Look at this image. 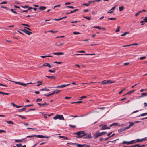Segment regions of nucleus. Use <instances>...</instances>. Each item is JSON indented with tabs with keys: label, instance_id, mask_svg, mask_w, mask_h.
<instances>
[{
	"label": "nucleus",
	"instance_id": "dca6fc26",
	"mask_svg": "<svg viewBox=\"0 0 147 147\" xmlns=\"http://www.w3.org/2000/svg\"><path fill=\"white\" fill-rule=\"evenodd\" d=\"M147 115V112L142 113L140 114V115L137 116V117H139L140 116H143Z\"/></svg>",
	"mask_w": 147,
	"mask_h": 147
},
{
	"label": "nucleus",
	"instance_id": "680f3d73",
	"mask_svg": "<svg viewBox=\"0 0 147 147\" xmlns=\"http://www.w3.org/2000/svg\"><path fill=\"white\" fill-rule=\"evenodd\" d=\"M49 63L47 62H46L45 63H44L43 65V66H47V65L49 64Z\"/></svg>",
	"mask_w": 147,
	"mask_h": 147
},
{
	"label": "nucleus",
	"instance_id": "423d86ee",
	"mask_svg": "<svg viewBox=\"0 0 147 147\" xmlns=\"http://www.w3.org/2000/svg\"><path fill=\"white\" fill-rule=\"evenodd\" d=\"M38 138H50V136H44L43 135H38Z\"/></svg>",
	"mask_w": 147,
	"mask_h": 147
},
{
	"label": "nucleus",
	"instance_id": "09e8293b",
	"mask_svg": "<svg viewBox=\"0 0 147 147\" xmlns=\"http://www.w3.org/2000/svg\"><path fill=\"white\" fill-rule=\"evenodd\" d=\"M66 7L69 8H71V9H74V6H66Z\"/></svg>",
	"mask_w": 147,
	"mask_h": 147
},
{
	"label": "nucleus",
	"instance_id": "2f4dec72",
	"mask_svg": "<svg viewBox=\"0 0 147 147\" xmlns=\"http://www.w3.org/2000/svg\"><path fill=\"white\" fill-rule=\"evenodd\" d=\"M17 115L18 116L21 117L23 119H26V117H25L24 116H22V115Z\"/></svg>",
	"mask_w": 147,
	"mask_h": 147
},
{
	"label": "nucleus",
	"instance_id": "f3484780",
	"mask_svg": "<svg viewBox=\"0 0 147 147\" xmlns=\"http://www.w3.org/2000/svg\"><path fill=\"white\" fill-rule=\"evenodd\" d=\"M53 20H50V19H49V20H45V22H46V21H49V22H47V24H50L51 23H52V21Z\"/></svg>",
	"mask_w": 147,
	"mask_h": 147
},
{
	"label": "nucleus",
	"instance_id": "bb28decb",
	"mask_svg": "<svg viewBox=\"0 0 147 147\" xmlns=\"http://www.w3.org/2000/svg\"><path fill=\"white\" fill-rule=\"evenodd\" d=\"M124 7L123 6H121L119 7V11H121L124 9Z\"/></svg>",
	"mask_w": 147,
	"mask_h": 147
},
{
	"label": "nucleus",
	"instance_id": "f03ea898",
	"mask_svg": "<svg viewBox=\"0 0 147 147\" xmlns=\"http://www.w3.org/2000/svg\"><path fill=\"white\" fill-rule=\"evenodd\" d=\"M54 119L56 120L58 119L60 120H64V117L63 115L57 114L53 118Z\"/></svg>",
	"mask_w": 147,
	"mask_h": 147
},
{
	"label": "nucleus",
	"instance_id": "a19ab883",
	"mask_svg": "<svg viewBox=\"0 0 147 147\" xmlns=\"http://www.w3.org/2000/svg\"><path fill=\"white\" fill-rule=\"evenodd\" d=\"M1 8H3L7 10H8L9 9L7 7H5V6H1Z\"/></svg>",
	"mask_w": 147,
	"mask_h": 147
},
{
	"label": "nucleus",
	"instance_id": "72a5a7b5",
	"mask_svg": "<svg viewBox=\"0 0 147 147\" xmlns=\"http://www.w3.org/2000/svg\"><path fill=\"white\" fill-rule=\"evenodd\" d=\"M82 102V101H78L76 102H71V104H74V103H81Z\"/></svg>",
	"mask_w": 147,
	"mask_h": 147
},
{
	"label": "nucleus",
	"instance_id": "864d4df0",
	"mask_svg": "<svg viewBox=\"0 0 147 147\" xmlns=\"http://www.w3.org/2000/svg\"><path fill=\"white\" fill-rule=\"evenodd\" d=\"M87 98V96H83L81 97H80V100H82V99H84V98Z\"/></svg>",
	"mask_w": 147,
	"mask_h": 147
},
{
	"label": "nucleus",
	"instance_id": "e2e57ef3",
	"mask_svg": "<svg viewBox=\"0 0 147 147\" xmlns=\"http://www.w3.org/2000/svg\"><path fill=\"white\" fill-rule=\"evenodd\" d=\"M42 99L40 98H37L36 99V102H40V101L42 100Z\"/></svg>",
	"mask_w": 147,
	"mask_h": 147
},
{
	"label": "nucleus",
	"instance_id": "39448f33",
	"mask_svg": "<svg viewBox=\"0 0 147 147\" xmlns=\"http://www.w3.org/2000/svg\"><path fill=\"white\" fill-rule=\"evenodd\" d=\"M100 136L99 132L98 131H96L95 134H94L93 136L94 138L96 139Z\"/></svg>",
	"mask_w": 147,
	"mask_h": 147
},
{
	"label": "nucleus",
	"instance_id": "0eeeda50",
	"mask_svg": "<svg viewBox=\"0 0 147 147\" xmlns=\"http://www.w3.org/2000/svg\"><path fill=\"white\" fill-rule=\"evenodd\" d=\"M38 135H32L30 136H26V137L24 138L23 140H26L27 139L26 138H32L33 137H36L38 138Z\"/></svg>",
	"mask_w": 147,
	"mask_h": 147
},
{
	"label": "nucleus",
	"instance_id": "20e7f679",
	"mask_svg": "<svg viewBox=\"0 0 147 147\" xmlns=\"http://www.w3.org/2000/svg\"><path fill=\"white\" fill-rule=\"evenodd\" d=\"M70 84H63L60 86H58L56 87H53V88H61L70 85Z\"/></svg>",
	"mask_w": 147,
	"mask_h": 147
},
{
	"label": "nucleus",
	"instance_id": "1a4fd4ad",
	"mask_svg": "<svg viewBox=\"0 0 147 147\" xmlns=\"http://www.w3.org/2000/svg\"><path fill=\"white\" fill-rule=\"evenodd\" d=\"M72 144L76 145L78 147H82L84 146L85 145V144H79L77 143H72Z\"/></svg>",
	"mask_w": 147,
	"mask_h": 147
},
{
	"label": "nucleus",
	"instance_id": "aec40b11",
	"mask_svg": "<svg viewBox=\"0 0 147 147\" xmlns=\"http://www.w3.org/2000/svg\"><path fill=\"white\" fill-rule=\"evenodd\" d=\"M40 91H49L50 90L47 88H42L40 89Z\"/></svg>",
	"mask_w": 147,
	"mask_h": 147
},
{
	"label": "nucleus",
	"instance_id": "a18cd8bd",
	"mask_svg": "<svg viewBox=\"0 0 147 147\" xmlns=\"http://www.w3.org/2000/svg\"><path fill=\"white\" fill-rule=\"evenodd\" d=\"M99 133L100 134V136H101L102 135H103L105 134H106L107 132L106 131H104V132H101V133Z\"/></svg>",
	"mask_w": 147,
	"mask_h": 147
},
{
	"label": "nucleus",
	"instance_id": "5701e85b",
	"mask_svg": "<svg viewBox=\"0 0 147 147\" xmlns=\"http://www.w3.org/2000/svg\"><path fill=\"white\" fill-rule=\"evenodd\" d=\"M135 143H136V140H133L130 141V144H132Z\"/></svg>",
	"mask_w": 147,
	"mask_h": 147
},
{
	"label": "nucleus",
	"instance_id": "3c124183",
	"mask_svg": "<svg viewBox=\"0 0 147 147\" xmlns=\"http://www.w3.org/2000/svg\"><path fill=\"white\" fill-rule=\"evenodd\" d=\"M62 63V62H60V61H55V62H53V63H57V64H61Z\"/></svg>",
	"mask_w": 147,
	"mask_h": 147
},
{
	"label": "nucleus",
	"instance_id": "8fccbe9b",
	"mask_svg": "<svg viewBox=\"0 0 147 147\" xmlns=\"http://www.w3.org/2000/svg\"><path fill=\"white\" fill-rule=\"evenodd\" d=\"M80 34V33L79 32L76 31H75L73 32V34L75 35H77L78 34Z\"/></svg>",
	"mask_w": 147,
	"mask_h": 147
},
{
	"label": "nucleus",
	"instance_id": "a878e982",
	"mask_svg": "<svg viewBox=\"0 0 147 147\" xmlns=\"http://www.w3.org/2000/svg\"><path fill=\"white\" fill-rule=\"evenodd\" d=\"M141 95L143 97L146 96H147V93H142L141 94Z\"/></svg>",
	"mask_w": 147,
	"mask_h": 147
},
{
	"label": "nucleus",
	"instance_id": "6e6d98bb",
	"mask_svg": "<svg viewBox=\"0 0 147 147\" xmlns=\"http://www.w3.org/2000/svg\"><path fill=\"white\" fill-rule=\"evenodd\" d=\"M26 109V108H25V107H24L21 109H19V112H20L21 111H23L24 110Z\"/></svg>",
	"mask_w": 147,
	"mask_h": 147
},
{
	"label": "nucleus",
	"instance_id": "ea45409f",
	"mask_svg": "<svg viewBox=\"0 0 147 147\" xmlns=\"http://www.w3.org/2000/svg\"><path fill=\"white\" fill-rule=\"evenodd\" d=\"M20 6L21 7L24 8H28L29 7V5H25L24 6L21 5Z\"/></svg>",
	"mask_w": 147,
	"mask_h": 147
},
{
	"label": "nucleus",
	"instance_id": "9b49d317",
	"mask_svg": "<svg viewBox=\"0 0 147 147\" xmlns=\"http://www.w3.org/2000/svg\"><path fill=\"white\" fill-rule=\"evenodd\" d=\"M46 77L48 78V79H49L50 78H52L54 80H55L56 79V77L53 76H46Z\"/></svg>",
	"mask_w": 147,
	"mask_h": 147
},
{
	"label": "nucleus",
	"instance_id": "c85d7f7f",
	"mask_svg": "<svg viewBox=\"0 0 147 147\" xmlns=\"http://www.w3.org/2000/svg\"><path fill=\"white\" fill-rule=\"evenodd\" d=\"M52 56L51 55H45V56H41L40 57L42 58H44L46 57H51Z\"/></svg>",
	"mask_w": 147,
	"mask_h": 147
},
{
	"label": "nucleus",
	"instance_id": "cd10ccee",
	"mask_svg": "<svg viewBox=\"0 0 147 147\" xmlns=\"http://www.w3.org/2000/svg\"><path fill=\"white\" fill-rule=\"evenodd\" d=\"M101 83H102L104 85L108 84L107 80H105L104 81H102L101 82Z\"/></svg>",
	"mask_w": 147,
	"mask_h": 147
},
{
	"label": "nucleus",
	"instance_id": "7ed1b4c3",
	"mask_svg": "<svg viewBox=\"0 0 147 147\" xmlns=\"http://www.w3.org/2000/svg\"><path fill=\"white\" fill-rule=\"evenodd\" d=\"M20 30L24 32L26 34L29 35H30L31 34H32V32L28 31L26 29V28L23 29H20Z\"/></svg>",
	"mask_w": 147,
	"mask_h": 147
},
{
	"label": "nucleus",
	"instance_id": "4be33fe9",
	"mask_svg": "<svg viewBox=\"0 0 147 147\" xmlns=\"http://www.w3.org/2000/svg\"><path fill=\"white\" fill-rule=\"evenodd\" d=\"M129 33V32H124L123 34H122L121 35V36H125L126 34H128Z\"/></svg>",
	"mask_w": 147,
	"mask_h": 147
},
{
	"label": "nucleus",
	"instance_id": "393cba45",
	"mask_svg": "<svg viewBox=\"0 0 147 147\" xmlns=\"http://www.w3.org/2000/svg\"><path fill=\"white\" fill-rule=\"evenodd\" d=\"M124 131V129L123 128H121L119 129L118 130V132L119 133H121Z\"/></svg>",
	"mask_w": 147,
	"mask_h": 147
},
{
	"label": "nucleus",
	"instance_id": "6ab92c4d",
	"mask_svg": "<svg viewBox=\"0 0 147 147\" xmlns=\"http://www.w3.org/2000/svg\"><path fill=\"white\" fill-rule=\"evenodd\" d=\"M56 69L53 68V69H50L48 71L50 73H54L55 72Z\"/></svg>",
	"mask_w": 147,
	"mask_h": 147
},
{
	"label": "nucleus",
	"instance_id": "b1692460",
	"mask_svg": "<svg viewBox=\"0 0 147 147\" xmlns=\"http://www.w3.org/2000/svg\"><path fill=\"white\" fill-rule=\"evenodd\" d=\"M107 125H103V126L101 128V130H103L106 129Z\"/></svg>",
	"mask_w": 147,
	"mask_h": 147
},
{
	"label": "nucleus",
	"instance_id": "58836bf2",
	"mask_svg": "<svg viewBox=\"0 0 147 147\" xmlns=\"http://www.w3.org/2000/svg\"><path fill=\"white\" fill-rule=\"evenodd\" d=\"M7 123L8 124H14V123L11 121H7Z\"/></svg>",
	"mask_w": 147,
	"mask_h": 147
},
{
	"label": "nucleus",
	"instance_id": "ddd939ff",
	"mask_svg": "<svg viewBox=\"0 0 147 147\" xmlns=\"http://www.w3.org/2000/svg\"><path fill=\"white\" fill-rule=\"evenodd\" d=\"M37 104L40 106H43V105H49V103H46V102H44V103L43 104H41V103H38Z\"/></svg>",
	"mask_w": 147,
	"mask_h": 147
},
{
	"label": "nucleus",
	"instance_id": "774afa93",
	"mask_svg": "<svg viewBox=\"0 0 147 147\" xmlns=\"http://www.w3.org/2000/svg\"><path fill=\"white\" fill-rule=\"evenodd\" d=\"M118 123H113L112 124V125H113V126L116 125H118Z\"/></svg>",
	"mask_w": 147,
	"mask_h": 147
},
{
	"label": "nucleus",
	"instance_id": "f704fd0d",
	"mask_svg": "<svg viewBox=\"0 0 147 147\" xmlns=\"http://www.w3.org/2000/svg\"><path fill=\"white\" fill-rule=\"evenodd\" d=\"M137 147H143L145 146L146 145L143 144L142 145H140V144H137Z\"/></svg>",
	"mask_w": 147,
	"mask_h": 147
},
{
	"label": "nucleus",
	"instance_id": "4c0bfd02",
	"mask_svg": "<svg viewBox=\"0 0 147 147\" xmlns=\"http://www.w3.org/2000/svg\"><path fill=\"white\" fill-rule=\"evenodd\" d=\"M136 142H142L141 139L138 138V139H136Z\"/></svg>",
	"mask_w": 147,
	"mask_h": 147
},
{
	"label": "nucleus",
	"instance_id": "c03bdc74",
	"mask_svg": "<svg viewBox=\"0 0 147 147\" xmlns=\"http://www.w3.org/2000/svg\"><path fill=\"white\" fill-rule=\"evenodd\" d=\"M143 20L144 21V22H147V16L145 17Z\"/></svg>",
	"mask_w": 147,
	"mask_h": 147
},
{
	"label": "nucleus",
	"instance_id": "338daca9",
	"mask_svg": "<svg viewBox=\"0 0 147 147\" xmlns=\"http://www.w3.org/2000/svg\"><path fill=\"white\" fill-rule=\"evenodd\" d=\"M120 28V26L118 27L117 28V29L116 30V32H118L119 31Z\"/></svg>",
	"mask_w": 147,
	"mask_h": 147
},
{
	"label": "nucleus",
	"instance_id": "412c9836",
	"mask_svg": "<svg viewBox=\"0 0 147 147\" xmlns=\"http://www.w3.org/2000/svg\"><path fill=\"white\" fill-rule=\"evenodd\" d=\"M58 32V31H53V30H50L47 31V32H51L53 34H55Z\"/></svg>",
	"mask_w": 147,
	"mask_h": 147
},
{
	"label": "nucleus",
	"instance_id": "f257e3e1",
	"mask_svg": "<svg viewBox=\"0 0 147 147\" xmlns=\"http://www.w3.org/2000/svg\"><path fill=\"white\" fill-rule=\"evenodd\" d=\"M74 134L77 135L75 137L80 138L83 137H84V139H91L92 138L90 133H85L84 131H77L74 133Z\"/></svg>",
	"mask_w": 147,
	"mask_h": 147
},
{
	"label": "nucleus",
	"instance_id": "e433bc0d",
	"mask_svg": "<svg viewBox=\"0 0 147 147\" xmlns=\"http://www.w3.org/2000/svg\"><path fill=\"white\" fill-rule=\"evenodd\" d=\"M107 82L108 84H111L115 82L114 81H111L110 80H107Z\"/></svg>",
	"mask_w": 147,
	"mask_h": 147
},
{
	"label": "nucleus",
	"instance_id": "2eb2a0df",
	"mask_svg": "<svg viewBox=\"0 0 147 147\" xmlns=\"http://www.w3.org/2000/svg\"><path fill=\"white\" fill-rule=\"evenodd\" d=\"M36 110V108H32V109H30L26 111H25V112L27 113L28 112L30 111H34Z\"/></svg>",
	"mask_w": 147,
	"mask_h": 147
},
{
	"label": "nucleus",
	"instance_id": "9d476101",
	"mask_svg": "<svg viewBox=\"0 0 147 147\" xmlns=\"http://www.w3.org/2000/svg\"><path fill=\"white\" fill-rule=\"evenodd\" d=\"M125 144H126L127 145H130V141H123V142L122 143L120 144V145H121Z\"/></svg>",
	"mask_w": 147,
	"mask_h": 147
},
{
	"label": "nucleus",
	"instance_id": "69168bd1",
	"mask_svg": "<svg viewBox=\"0 0 147 147\" xmlns=\"http://www.w3.org/2000/svg\"><path fill=\"white\" fill-rule=\"evenodd\" d=\"M135 90H132L130 91H129V92H128V93H129V94L132 93Z\"/></svg>",
	"mask_w": 147,
	"mask_h": 147
},
{
	"label": "nucleus",
	"instance_id": "bf43d9fd",
	"mask_svg": "<svg viewBox=\"0 0 147 147\" xmlns=\"http://www.w3.org/2000/svg\"><path fill=\"white\" fill-rule=\"evenodd\" d=\"M33 104H30V105H26L24 106V107H30V106H33Z\"/></svg>",
	"mask_w": 147,
	"mask_h": 147
},
{
	"label": "nucleus",
	"instance_id": "473e14b6",
	"mask_svg": "<svg viewBox=\"0 0 147 147\" xmlns=\"http://www.w3.org/2000/svg\"><path fill=\"white\" fill-rule=\"evenodd\" d=\"M128 123L129 124V125L131 127L133 126L134 125V123L132 122H129Z\"/></svg>",
	"mask_w": 147,
	"mask_h": 147
},
{
	"label": "nucleus",
	"instance_id": "4d7b16f0",
	"mask_svg": "<svg viewBox=\"0 0 147 147\" xmlns=\"http://www.w3.org/2000/svg\"><path fill=\"white\" fill-rule=\"evenodd\" d=\"M141 13V11H138L137 13L135 14V16H137L138 15H139V14Z\"/></svg>",
	"mask_w": 147,
	"mask_h": 147
},
{
	"label": "nucleus",
	"instance_id": "4468645a",
	"mask_svg": "<svg viewBox=\"0 0 147 147\" xmlns=\"http://www.w3.org/2000/svg\"><path fill=\"white\" fill-rule=\"evenodd\" d=\"M59 137L60 138H64L65 140H69V138H68L67 137H65V136H59Z\"/></svg>",
	"mask_w": 147,
	"mask_h": 147
},
{
	"label": "nucleus",
	"instance_id": "13d9d810",
	"mask_svg": "<svg viewBox=\"0 0 147 147\" xmlns=\"http://www.w3.org/2000/svg\"><path fill=\"white\" fill-rule=\"evenodd\" d=\"M93 28H98L99 29H100V27L99 26H94L93 27Z\"/></svg>",
	"mask_w": 147,
	"mask_h": 147
},
{
	"label": "nucleus",
	"instance_id": "6e6552de",
	"mask_svg": "<svg viewBox=\"0 0 147 147\" xmlns=\"http://www.w3.org/2000/svg\"><path fill=\"white\" fill-rule=\"evenodd\" d=\"M52 54H53L55 55L59 56L63 55L64 53L63 52H53L52 53Z\"/></svg>",
	"mask_w": 147,
	"mask_h": 147
},
{
	"label": "nucleus",
	"instance_id": "0e129e2a",
	"mask_svg": "<svg viewBox=\"0 0 147 147\" xmlns=\"http://www.w3.org/2000/svg\"><path fill=\"white\" fill-rule=\"evenodd\" d=\"M16 146L17 147H20L21 146H22V145L21 144H16Z\"/></svg>",
	"mask_w": 147,
	"mask_h": 147
},
{
	"label": "nucleus",
	"instance_id": "c9c22d12",
	"mask_svg": "<svg viewBox=\"0 0 147 147\" xmlns=\"http://www.w3.org/2000/svg\"><path fill=\"white\" fill-rule=\"evenodd\" d=\"M16 9H11V12H13V13H15V14H18V13L15 11H14V10H16Z\"/></svg>",
	"mask_w": 147,
	"mask_h": 147
},
{
	"label": "nucleus",
	"instance_id": "79ce46f5",
	"mask_svg": "<svg viewBox=\"0 0 147 147\" xmlns=\"http://www.w3.org/2000/svg\"><path fill=\"white\" fill-rule=\"evenodd\" d=\"M116 18H109L107 19V20H116Z\"/></svg>",
	"mask_w": 147,
	"mask_h": 147
},
{
	"label": "nucleus",
	"instance_id": "603ef678",
	"mask_svg": "<svg viewBox=\"0 0 147 147\" xmlns=\"http://www.w3.org/2000/svg\"><path fill=\"white\" fill-rule=\"evenodd\" d=\"M146 58V56H143V57H140V58H139V59L140 60H143V59H145V58Z\"/></svg>",
	"mask_w": 147,
	"mask_h": 147
},
{
	"label": "nucleus",
	"instance_id": "de8ad7c7",
	"mask_svg": "<svg viewBox=\"0 0 147 147\" xmlns=\"http://www.w3.org/2000/svg\"><path fill=\"white\" fill-rule=\"evenodd\" d=\"M22 140H20V139H16L15 140V141L16 142H22Z\"/></svg>",
	"mask_w": 147,
	"mask_h": 147
},
{
	"label": "nucleus",
	"instance_id": "49530a36",
	"mask_svg": "<svg viewBox=\"0 0 147 147\" xmlns=\"http://www.w3.org/2000/svg\"><path fill=\"white\" fill-rule=\"evenodd\" d=\"M69 126L70 127H71L73 128H75L76 127V126L75 125H73L71 124H69Z\"/></svg>",
	"mask_w": 147,
	"mask_h": 147
},
{
	"label": "nucleus",
	"instance_id": "5fc2aeb1",
	"mask_svg": "<svg viewBox=\"0 0 147 147\" xmlns=\"http://www.w3.org/2000/svg\"><path fill=\"white\" fill-rule=\"evenodd\" d=\"M77 52L80 53H85V51L83 50H81V51H77Z\"/></svg>",
	"mask_w": 147,
	"mask_h": 147
},
{
	"label": "nucleus",
	"instance_id": "7c9ffc66",
	"mask_svg": "<svg viewBox=\"0 0 147 147\" xmlns=\"http://www.w3.org/2000/svg\"><path fill=\"white\" fill-rule=\"evenodd\" d=\"M78 10V9H75L74 10H71L70 11V12H69V13H72L74 12H76Z\"/></svg>",
	"mask_w": 147,
	"mask_h": 147
},
{
	"label": "nucleus",
	"instance_id": "052dcab7",
	"mask_svg": "<svg viewBox=\"0 0 147 147\" xmlns=\"http://www.w3.org/2000/svg\"><path fill=\"white\" fill-rule=\"evenodd\" d=\"M7 2L6 1H3L0 3V5L1 4H5L7 3Z\"/></svg>",
	"mask_w": 147,
	"mask_h": 147
},
{
	"label": "nucleus",
	"instance_id": "f8f14e48",
	"mask_svg": "<svg viewBox=\"0 0 147 147\" xmlns=\"http://www.w3.org/2000/svg\"><path fill=\"white\" fill-rule=\"evenodd\" d=\"M46 7L44 6H41L38 8L40 10H44L45 9Z\"/></svg>",
	"mask_w": 147,
	"mask_h": 147
},
{
	"label": "nucleus",
	"instance_id": "37998d69",
	"mask_svg": "<svg viewBox=\"0 0 147 147\" xmlns=\"http://www.w3.org/2000/svg\"><path fill=\"white\" fill-rule=\"evenodd\" d=\"M21 24V25H23V26H25L28 27H30V26L28 24H24V23H22Z\"/></svg>",
	"mask_w": 147,
	"mask_h": 147
},
{
	"label": "nucleus",
	"instance_id": "c756f323",
	"mask_svg": "<svg viewBox=\"0 0 147 147\" xmlns=\"http://www.w3.org/2000/svg\"><path fill=\"white\" fill-rule=\"evenodd\" d=\"M61 90H58L57 89H55L54 90V92L55 93L57 94L59 92H60Z\"/></svg>",
	"mask_w": 147,
	"mask_h": 147
},
{
	"label": "nucleus",
	"instance_id": "a211bd4d",
	"mask_svg": "<svg viewBox=\"0 0 147 147\" xmlns=\"http://www.w3.org/2000/svg\"><path fill=\"white\" fill-rule=\"evenodd\" d=\"M82 17H83L86 19H87L89 20H90L91 19V18L90 17H88V16H85L84 15H82Z\"/></svg>",
	"mask_w": 147,
	"mask_h": 147
}]
</instances>
